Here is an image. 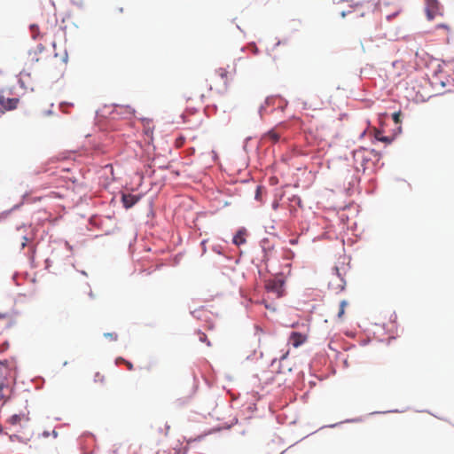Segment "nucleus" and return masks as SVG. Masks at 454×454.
<instances>
[{
	"label": "nucleus",
	"instance_id": "1",
	"mask_svg": "<svg viewBox=\"0 0 454 454\" xmlns=\"http://www.w3.org/2000/svg\"><path fill=\"white\" fill-rule=\"evenodd\" d=\"M16 379V363L14 360L0 362V399L5 397L4 391H9L10 384Z\"/></svg>",
	"mask_w": 454,
	"mask_h": 454
},
{
	"label": "nucleus",
	"instance_id": "2",
	"mask_svg": "<svg viewBox=\"0 0 454 454\" xmlns=\"http://www.w3.org/2000/svg\"><path fill=\"white\" fill-rule=\"evenodd\" d=\"M345 286L346 281L344 279L343 274L340 272L338 267H334L328 283L329 288L335 293H340L344 290Z\"/></svg>",
	"mask_w": 454,
	"mask_h": 454
},
{
	"label": "nucleus",
	"instance_id": "3",
	"mask_svg": "<svg viewBox=\"0 0 454 454\" xmlns=\"http://www.w3.org/2000/svg\"><path fill=\"white\" fill-rule=\"evenodd\" d=\"M19 104V98H11L6 95L5 91H0V113L15 110L18 107Z\"/></svg>",
	"mask_w": 454,
	"mask_h": 454
},
{
	"label": "nucleus",
	"instance_id": "4",
	"mask_svg": "<svg viewBox=\"0 0 454 454\" xmlns=\"http://www.w3.org/2000/svg\"><path fill=\"white\" fill-rule=\"evenodd\" d=\"M426 14L428 20L442 16V7L438 0H426Z\"/></svg>",
	"mask_w": 454,
	"mask_h": 454
},
{
	"label": "nucleus",
	"instance_id": "5",
	"mask_svg": "<svg viewBox=\"0 0 454 454\" xmlns=\"http://www.w3.org/2000/svg\"><path fill=\"white\" fill-rule=\"evenodd\" d=\"M265 287L269 293H272L277 298L284 294V280L281 278H272L266 281Z\"/></svg>",
	"mask_w": 454,
	"mask_h": 454
},
{
	"label": "nucleus",
	"instance_id": "6",
	"mask_svg": "<svg viewBox=\"0 0 454 454\" xmlns=\"http://www.w3.org/2000/svg\"><path fill=\"white\" fill-rule=\"evenodd\" d=\"M372 151L368 152L365 149H360V150L356 151L354 157H355V160L356 162H358V160H361V166L364 168V169H365L368 168V166H367L368 158H369L370 154H372Z\"/></svg>",
	"mask_w": 454,
	"mask_h": 454
},
{
	"label": "nucleus",
	"instance_id": "7",
	"mask_svg": "<svg viewBox=\"0 0 454 454\" xmlns=\"http://www.w3.org/2000/svg\"><path fill=\"white\" fill-rule=\"evenodd\" d=\"M281 137H282L281 127L277 126V127L273 128L272 129H270V131H268L264 135L263 137L265 140H269L272 143H277L281 139Z\"/></svg>",
	"mask_w": 454,
	"mask_h": 454
},
{
	"label": "nucleus",
	"instance_id": "8",
	"mask_svg": "<svg viewBox=\"0 0 454 454\" xmlns=\"http://www.w3.org/2000/svg\"><path fill=\"white\" fill-rule=\"evenodd\" d=\"M306 335L298 332H293L289 337V340L294 348H297L303 344L306 341Z\"/></svg>",
	"mask_w": 454,
	"mask_h": 454
},
{
	"label": "nucleus",
	"instance_id": "9",
	"mask_svg": "<svg viewBox=\"0 0 454 454\" xmlns=\"http://www.w3.org/2000/svg\"><path fill=\"white\" fill-rule=\"evenodd\" d=\"M139 199V196L129 193L122 195L121 201L126 208H130L138 202Z\"/></svg>",
	"mask_w": 454,
	"mask_h": 454
},
{
	"label": "nucleus",
	"instance_id": "10",
	"mask_svg": "<svg viewBox=\"0 0 454 454\" xmlns=\"http://www.w3.org/2000/svg\"><path fill=\"white\" fill-rule=\"evenodd\" d=\"M246 234L247 231L244 229L238 231V232L233 237V243L237 246H240L246 243Z\"/></svg>",
	"mask_w": 454,
	"mask_h": 454
},
{
	"label": "nucleus",
	"instance_id": "11",
	"mask_svg": "<svg viewBox=\"0 0 454 454\" xmlns=\"http://www.w3.org/2000/svg\"><path fill=\"white\" fill-rule=\"evenodd\" d=\"M34 239V234L32 231L29 233H25L20 235V246L21 249H24Z\"/></svg>",
	"mask_w": 454,
	"mask_h": 454
},
{
	"label": "nucleus",
	"instance_id": "12",
	"mask_svg": "<svg viewBox=\"0 0 454 454\" xmlns=\"http://www.w3.org/2000/svg\"><path fill=\"white\" fill-rule=\"evenodd\" d=\"M217 74L223 80H227L229 75L234 74L236 73V67L235 65L232 67L231 71H228L226 68H218L216 70Z\"/></svg>",
	"mask_w": 454,
	"mask_h": 454
},
{
	"label": "nucleus",
	"instance_id": "13",
	"mask_svg": "<svg viewBox=\"0 0 454 454\" xmlns=\"http://www.w3.org/2000/svg\"><path fill=\"white\" fill-rule=\"evenodd\" d=\"M374 137L375 139H377L378 141H380V142H383L385 144H390L392 142V137H387V136H384L383 135V132L379 130V129H376L375 132H374Z\"/></svg>",
	"mask_w": 454,
	"mask_h": 454
},
{
	"label": "nucleus",
	"instance_id": "14",
	"mask_svg": "<svg viewBox=\"0 0 454 454\" xmlns=\"http://www.w3.org/2000/svg\"><path fill=\"white\" fill-rule=\"evenodd\" d=\"M30 31H31V35H32V38L34 40H36V39H39V38H42L43 35L40 34V30H39V27L38 25L36 24H32L30 26Z\"/></svg>",
	"mask_w": 454,
	"mask_h": 454
},
{
	"label": "nucleus",
	"instance_id": "15",
	"mask_svg": "<svg viewBox=\"0 0 454 454\" xmlns=\"http://www.w3.org/2000/svg\"><path fill=\"white\" fill-rule=\"evenodd\" d=\"M348 306V301L343 300L340 301V309H339V312H338V317L339 318H341L345 313V309L346 307Z\"/></svg>",
	"mask_w": 454,
	"mask_h": 454
},
{
	"label": "nucleus",
	"instance_id": "16",
	"mask_svg": "<svg viewBox=\"0 0 454 454\" xmlns=\"http://www.w3.org/2000/svg\"><path fill=\"white\" fill-rule=\"evenodd\" d=\"M94 382L98 384H105L106 383V378L105 376L100 372H96L94 375Z\"/></svg>",
	"mask_w": 454,
	"mask_h": 454
},
{
	"label": "nucleus",
	"instance_id": "17",
	"mask_svg": "<svg viewBox=\"0 0 454 454\" xmlns=\"http://www.w3.org/2000/svg\"><path fill=\"white\" fill-rule=\"evenodd\" d=\"M21 421V417L20 415L14 414L9 419V423L12 425L20 424Z\"/></svg>",
	"mask_w": 454,
	"mask_h": 454
},
{
	"label": "nucleus",
	"instance_id": "18",
	"mask_svg": "<svg viewBox=\"0 0 454 454\" xmlns=\"http://www.w3.org/2000/svg\"><path fill=\"white\" fill-rule=\"evenodd\" d=\"M104 336L110 340L115 341L118 339V335L115 333H106Z\"/></svg>",
	"mask_w": 454,
	"mask_h": 454
},
{
	"label": "nucleus",
	"instance_id": "19",
	"mask_svg": "<svg viewBox=\"0 0 454 454\" xmlns=\"http://www.w3.org/2000/svg\"><path fill=\"white\" fill-rule=\"evenodd\" d=\"M401 115H402L401 112H395L393 114L392 119L395 121V123L397 124V123L401 122Z\"/></svg>",
	"mask_w": 454,
	"mask_h": 454
},
{
	"label": "nucleus",
	"instance_id": "20",
	"mask_svg": "<svg viewBox=\"0 0 454 454\" xmlns=\"http://www.w3.org/2000/svg\"><path fill=\"white\" fill-rule=\"evenodd\" d=\"M352 12H348V13H351ZM353 12H357L360 16H364V12L362 11V5L359 4H356V9Z\"/></svg>",
	"mask_w": 454,
	"mask_h": 454
},
{
	"label": "nucleus",
	"instance_id": "21",
	"mask_svg": "<svg viewBox=\"0 0 454 454\" xmlns=\"http://www.w3.org/2000/svg\"><path fill=\"white\" fill-rule=\"evenodd\" d=\"M121 362L127 366L129 371H132L134 369L133 364L125 359H121Z\"/></svg>",
	"mask_w": 454,
	"mask_h": 454
},
{
	"label": "nucleus",
	"instance_id": "22",
	"mask_svg": "<svg viewBox=\"0 0 454 454\" xmlns=\"http://www.w3.org/2000/svg\"><path fill=\"white\" fill-rule=\"evenodd\" d=\"M184 138L182 137L176 140V145L177 147H181L184 145Z\"/></svg>",
	"mask_w": 454,
	"mask_h": 454
},
{
	"label": "nucleus",
	"instance_id": "23",
	"mask_svg": "<svg viewBox=\"0 0 454 454\" xmlns=\"http://www.w3.org/2000/svg\"><path fill=\"white\" fill-rule=\"evenodd\" d=\"M278 207H279V202H278V200H274V201L272 202V208H273L274 210H277V209L278 208Z\"/></svg>",
	"mask_w": 454,
	"mask_h": 454
},
{
	"label": "nucleus",
	"instance_id": "24",
	"mask_svg": "<svg viewBox=\"0 0 454 454\" xmlns=\"http://www.w3.org/2000/svg\"><path fill=\"white\" fill-rule=\"evenodd\" d=\"M200 341H203V342H206L207 341V335L203 333H200Z\"/></svg>",
	"mask_w": 454,
	"mask_h": 454
},
{
	"label": "nucleus",
	"instance_id": "25",
	"mask_svg": "<svg viewBox=\"0 0 454 454\" xmlns=\"http://www.w3.org/2000/svg\"><path fill=\"white\" fill-rule=\"evenodd\" d=\"M437 28H444V29H447V30H450V27L446 24H439L437 25L436 27Z\"/></svg>",
	"mask_w": 454,
	"mask_h": 454
},
{
	"label": "nucleus",
	"instance_id": "26",
	"mask_svg": "<svg viewBox=\"0 0 454 454\" xmlns=\"http://www.w3.org/2000/svg\"><path fill=\"white\" fill-rule=\"evenodd\" d=\"M261 198V187H257L256 193H255V199L260 200Z\"/></svg>",
	"mask_w": 454,
	"mask_h": 454
},
{
	"label": "nucleus",
	"instance_id": "27",
	"mask_svg": "<svg viewBox=\"0 0 454 454\" xmlns=\"http://www.w3.org/2000/svg\"><path fill=\"white\" fill-rule=\"evenodd\" d=\"M168 454H178V452L176 450H173L172 451L168 452Z\"/></svg>",
	"mask_w": 454,
	"mask_h": 454
},
{
	"label": "nucleus",
	"instance_id": "28",
	"mask_svg": "<svg viewBox=\"0 0 454 454\" xmlns=\"http://www.w3.org/2000/svg\"><path fill=\"white\" fill-rule=\"evenodd\" d=\"M23 231V232H25V231H26V229H25V228H19V229H18V231Z\"/></svg>",
	"mask_w": 454,
	"mask_h": 454
},
{
	"label": "nucleus",
	"instance_id": "29",
	"mask_svg": "<svg viewBox=\"0 0 454 454\" xmlns=\"http://www.w3.org/2000/svg\"><path fill=\"white\" fill-rule=\"evenodd\" d=\"M346 14H347V12H341V16H342V17H345V16H346Z\"/></svg>",
	"mask_w": 454,
	"mask_h": 454
},
{
	"label": "nucleus",
	"instance_id": "30",
	"mask_svg": "<svg viewBox=\"0 0 454 454\" xmlns=\"http://www.w3.org/2000/svg\"><path fill=\"white\" fill-rule=\"evenodd\" d=\"M53 435L56 437L57 436V432L53 431Z\"/></svg>",
	"mask_w": 454,
	"mask_h": 454
},
{
	"label": "nucleus",
	"instance_id": "31",
	"mask_svg": "<svg viewBox=\"0 0 454 454\" xmlns=\"http://www.w3.org/2000/svg\"><path fill=\"white\" fill-rule=\"evenodd\" d=\"M44 47L43 45H40V50H43Z\"/></svg>",
	"mask_w": 454,
	"mask_h": 454
},
{
	"label": "nucleus",
	"instance_id": "32",
	"mask_svg": "<svg viewBox=\"0 0 454 454\" xmlns=\"http://www.w3.org/2000/svg\"><path fill=\"white\" fill-rule=\"evenodd\" d=\"M3 74H4L3 71H2V70H0V75H3Z\"/></svg>",
	"mask_w": 454,
	"mask_h": 454
}]
</instances>
